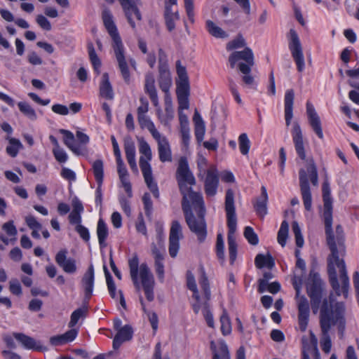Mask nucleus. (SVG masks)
I'll use <instances>...</instances> for the list:
<instances>
[{
	"label": "nucleus",
	"mask_w": 359,
	"mask_h": 359,
	"mask_svg": "<svg viewBox=\"0 0 359 359\" xmlns=\"http://www.w3.org/2000/svg\"><path fill=\"white\" fill-rule=\"evenodd\" d=\"M108 233L107 224L102 219H100L97 226V234L99 244L102 248L107 246L106 239L108 236Z\"/></svg>",
	"instance_id": "nucleus-36"
},
{
	"label": "nucleus",
	"mask_w": 359,
	"mask_h": 359,
	"mask_svg": "<svg viewBox=\"0 0 359 359\" xmlns=\"http://www.w3.org/2000/svg\"><path fill=\"white\" fill-rule=\"evenodd\" d=\"M180 16L177 11L173 12L170 6H165V20L168 31L171 32L175 29V22L178 20Z\"/></svg>",
	"instance_id": "nucleus-35"
},
{
	"label": "nucleus",
	"mask_w": 359,
	"mask_h": 359,
	"mask_svg": "<svg viewBox=\"0 0 359 359\" xmlns=\"http://www.w3.org/2000/svg\"><path fill=\"white\" fill-rule=\"evenodd\" d=\"M255 263L258 269L267 267L271 269L275 266V261L269 253H267L266 255L258 254L255 257Z\"/></svg>",
	"instance_id": "nucleus-33"
},
{
	"label": "nucleus",
	"mask_w": 359,
	"mask_h": 359,
	"mask_svg": "<svg viewBox=\"0 0 359 359\" xmlns=\"http://www.w3.org/2000/svg\"><path fill=\"white\" fill-rule=\"evenodd\" d=\"M165 110L167 114V119L161 118L158 115V118L161 123H165L166 121L170 120L173 117V109H172V97L169 92L165 93Z\"/></svg>",
	"instance_id": "nucleus-41"
},
{
	"label": "nucleus",
	"mask_w": 359,
	"mask_h": 359,
	"mask_svg": "<svg viewBox=\"0 0 359 359\" xmlns=\"http://www.w3.org/2000/svg\"><path fill=\"white\" fill-rule=\"evenodd\" d=\"M299 187L305 209L311 211L312 209V196L309 183V177L314 187L318 184V176L316 166L313 160L309 161L306 170L302 168L299 170Z\"/></svg>",
	"instance_id": "nucleus-9"
},
{
	"label": "nucleus",
	"mask_w": 359,
	"mask_h": 359,
	"mask_svg": "<svg viewBox=\"0 0 359 359\" xmlns=\"http://www.w3.org/2000/svg\"><path fill=\"white\" fill-rule=\"evenodd\" d=\"M267 201L268 194L266 189L265 187L262 186L261 188V195L257 198L256 203L254 205L255 211L261 217H264L267 214Z\"/></svg>",
	"instance_id": "nucleus-30"
},
{
	"label": "nucleus",
	"mask_w": 359,
	"mask_h": 359,
	"mask_svg": "<svg viewBox=\"0 0 359 359\" xmlns=\"http://www.w3.org/2000/svg\"><path fill=\"white\" fill-rule=\"evenodd\" d=\"M13 336L20 344L26 349H32L38 351H46L47 348L40 341L23 333L13 332Z\"/></svg>",
	"instance_id": "nucleus-21"
},
{
	"label": "nucleus",
	"mask_w": 359,
	"mask_h": 359,
	"mask_svg": "<svg viewBox=\"0 0 359 359\" xmlns=\"http://www.w3.org/2000/svg\"><path fill=\"white\" fill-rule=\"evenodd\" d=\"M176 179L182 195V203L191 201V203L202 204L203 196L201 193L194 191L191 186L196 184V179L191 172L185 157L180 159L176 172Z\"/></svg>",
	"instance_id": "nucleus-5"
},
{
	"label": "nucleus",
	"mask_w": 359,
	"mask_h": 359,
	"mask_svg": "<svg viewBox=\"0 0 359 359\" xmlns=\"http://www.w3.org/2000/svg\"><path fill=\"white\" fill-rule=\"evenodd\" d=\"M132 327L128 325L123 326L121 329H119V330H118L114 338L113 348L114 349H118L121 346L123 342L130 340L132 339Z\"/></svg>",
	"instance_id": "nucleus-26"
},
{
	"label": "nucleus",
	"mask_w": 359,
	"mask_h": 359,
	"mask_svg": "<svg viewBox=\"0 0 359 359\" xmlns=\"http://www.w3.org/2000/svg\"><path fill=\"white\" fill-rule=\"evenodd\" d=\"M139 151L141 154L144 155V156H140L139 163L144 182L154 196L158 198V188L154 180L151 167L149 163L152 158L151 150L149 144L143 138L139 140Z\"/></svg>",
	"instance_id": "nucleus-10"
},
{
	"label": "nucleus",
	"mask_w": 359,
	"mask_h": 359,
	"mask_svg": "<svg viewBox=\"0 0 359 359\" xmlns=\"http://www.w3.org/2000/svg\"><path fill=\"white\" fill-rule=\"evenodd\" d=\"M124 150L128 162L136 161L135 146L130 137H126L124 139Z\"/></svg>",
	"instance_id": "nucleus-39"
},
{
	"label": "nucleus",
	"mask_w": 359,
	"mask_h": 359,
	"mask_svg": "<svg viewBox=\"0 0 359 359\" xmlns=\"http://www.w3.org/2000/svg\"><path fill=\"white\" fill-rule=\"evenodd\" d=\"M158 82L160 88L164 93L169 92L172 84V79L169 67H158Z\"/></svg>",
	"instance_id": "nucleus-29"
},
{
	"label": "nucleus",
	"mask_w": 359,
	"mask_h": 359,
	"mask_svg": "<svg viewBox=\"0 0 359 359\" xmlns=\"http://www.w3.org/2000/svg\"><path fill=\"white\" fill-rule=\"evenodd\" d=\"M95 273L91 264L82 277L81 284L84 291L85 299L89 300L92 296L94 287Z\"/></svg>",
	"instance_id": "nucleus-24"
},
{
	"label": "nucleus",
	"mask_w": 359,
	"mask_h": 359,
	"mask_svg": "<svg viewBox=\"0 0 359 359\" xmlns=\"http://www.w3.org/2000/svg\"><path fill=\"white\" fill-rule=\"evenodd\" d=\"M199 284H200L201 289L203 291V293H204V295H205V297L206 299V301L204 303H203V304H202L203 316L207 322L208 325L210 327H214L213 316H212V312L210 311V310L209 309V304L208 303V302L210 299L211 292H210V290L209 282H208V278L204 271L202 272L201 278L199 280Z\"/></svg>",
	"instance_id": "nucleus-14"
},
{
	"label": "nucleus",
	"mask_w": 359,
	"mask_h": 359,
	"mask_svg": "<svg viewBox=\"0 0 359 359\" xmlns=\"http://www.w3.org/2000/svg\"><path fill=\"white\" fill-rule=\"evenodd\" d=\"M187 281L188 288L193 292V297L196 299V302L192 306L193 310L195 313H198L201 309V305L200 303V296L197 289L195 278L193 273L188 271L187 273Z\"/></svg>",
	"instance_id": "nucleus-28"
},
{
	"label": "nucleus",
	"mask_w": 359,
	"mask_h": 359,
	"mask_svg": "<svg viewBox=\"0 0 359 359\" xmlns=\"http://www.w3.org/2000/svg\"><path fill=\"white\" fill-rule=\"evenodd\" d=\"M306 114L309 123L314 133L320 139H323L324 135L320 116L317 114L313 105L309 102H306Z\"/></svg>",
	"instance_id": "nucleus-18"
},
{
	"label": "nucleus",
	"mask_w": 359,
	"mask_h": 359,
	"mask_svg": "<svg viewBox=\"0 0 359 359\" xmlns=\"http://www.w3.org/2000/svg\"><path fill=\"white\" fill-rule=\"evenodd\" d=\"M193 121L194 123V133L196 139L198 141V142L201 143L204 138L205 133V125L202 117L201 116L200 114L197 110H196L194 112Z\"/></svg>",
	"instance_id": "nucleus-31"
},
{
	"label": "nucleus",
	"mask_w": 359,
	"mask_h": 359,
	"mask_svg": "<svg viewBox=\"0 0 359 359\" xmlns=\"http://www.w3.org/2000/svg\"><path fill=\"white\" fill-rule=\"evenodd\" d=\"M183 237L182 226L175 220L172 222L169 236V254L175 257L180 248V240Z\"/></svg>",
	"instance_id": "nucleus-15"
},
{
	"label": "nucleus",
	"mask_w": 359,
	"mask_h": 359,
	"mask_svg": "<svg viewBox=\"0 0 359 359\" xmlns=\"http://www.w3.org/2000/svg\"><path fill=\"white\" fill-rule=\"evenodd\" d=\"M307 294L310 298L311 306L314 314L319 312V316L324 305L327 304V307L332 312L336 311L337 305L341 304L344 308V313H346V306L342 302H336L333 293H330L329 297H325V287L320 275L311 271L306 285Z\"/></svg>",
	"instance_id": "nucleus-3"
},
{
	"label": "nucleus",
	"mask_w": 359,
	"mask_h": 359,
	"mask_svg": "<svg viewBox=\"0 0 359 359\" xmlns=\"http://www.w3.org/2000/svg\"><path fill=\"white\" fill-rule=\"evenodd\" d=\"M100 95L107 100L114 99L113 88L109 82V74L107 73H104L102 76L100 85Z\"/></svg>",
	"instance_id": "nucleus-32"
},
{
	"label": "nucleus",
	"mask_w": 359,
	"mask_h": 359,
	"mask_svg": "<svg viewBox=\"0 0 359 359\" xmlns=\"http://www.w3.org/2000/svg\"><path fill=\"white\" fill-rule=\"evenodd\" d=\"M221 331L224 335L229 334L231 332V321L226 310L220 317Z\"/></svg>",
	"instance_id": "nucleus-49"
},
{
	"label": "nucleus",
	"mask_w": 359,
	"mask_h": 359,
	"mask_svg": "<svg viewBox=\"0 0 359 359\" xmlns=\"http://www.w3.org/2000/svg\"><path fill=\"white\" fill-rule=\"evenodd\" d=\"M87 313V308L83 307V308H79L76 309L71 315L70 321L69 323V327L72 328L74 327L76 323H78L79 320L84 317Z\"/></svg>",
	"instance_id": "nucleus-50"
},
{
	"label": "nucleus",
	"mask_w": 359,
	"mask_h": 359,
	"mask_svg": "<svg viewBox=\"0 0 359 359\" xmlns=\"http://www.w3.org/2000/svg\"><path fill=\"white\" fill-rule=\"evenodd\" d=\"M67 250H60L55 255L56 263L67 273H74L76 271V261L73 258L67 257Z\"/></svg>",
	"instance_id": "nucleus-20"
},
{
	"label": "nucleus",
	"mask_w": 359,
	"mask_h": 359,
	"mask_svg": "<svg viewBox=\"0 0 359 359\" xmlns=\"http://www.w3.org/2000/svg\"><path fill=\"white\" fill-rule=\"evenodd\" d=\"M294 287L296 290V297L297 299L299 329L304 332L306 330L309 320V305L307 299L304 296L299 297L300 287L297 283H294Z\"/></svg>",
	"instance_id": "nucleus-13"
},
{
	"label": "nucleus",
	"mask_w": 359,
	"mask_h": 359,
	"mask_svg": "<svg viewBox=\"0 0 359 359\" xmlns=\"http://www.w3.org/2000/svg\"><path fill=\"white\" fill-rule=\"evenodd\" d=\"M36 23L43 29L50 31L51 29V25L49 20L43 15H38L36 18Z\"/></svg>",
	"instance_id": "nucleus-59"
},
{
	"label": "nucleus",
	"mask_w": 359,
	"mask_h": 359,
	"mask_svg": "<svg viewBox=\"0 0 359 359\" xmlns=\"http://www.w3.org/2000/svg\"><path fill=\"white\" fill-rule=\"evenodd\" d=\"M346 313L341 304L337 305L336 311H332L325 304L319 316V325L321 332L320 346L325 353H329L332 348L330 332L333 327H337L340 338H343L346 330Z\"/></svg>",
	"instance_id": "nucleus-2"
},
{
	"label": "nucleus",
	"mask_w": 359,
	"mask_h": 359,
	"mask_svg": "<svg viewBox=\"0 0 359 359\" xmlns=\"http://www.w3.org/2000/svg\"><path fill=\"white\" fill-rule=\"evenodd\" d=\"M93 174L97 184H102L104 177V165L102 160H96L93 163Z\"/></svg>",
	"instance_id": "nucleus-43"
},
{
	"label": "nucleus",
	"mask_w": 359,
	"mask_h": 359,
	"mask_svg": "<svg viewBox=\"0 0 359 359\" xmlns=\"http://www.w3.org/2000/svg\"><path fill=\"white\" fill-rule=\"evenodd\" d=\"M292 135L297 154L301 159L304 160L306 158V154L303 142V135L301 127L297 122H294L293 123Z\"/></svg>",
	"instance_id": "nucleus-22"
},
{
	"label": "nucleus",
	"mask_w": 359,
	"mask_h": 359,
	"mask_svg": "<svg viewBox=\"0 0 359 359\" xmlns=\"http://www.w3.org/2000/svg\"><path fill=\"white\" fill-rule=\"evenodd\" d=\"M144 91L148 95L157 93L155 87L154 76L151 73H147L145 76Z\"/></svg>",
	"instance_id": "nucleus-48"
},
{
	"label": "nucleus",
	"mask_w": 359,
	"mask_h": 359,
	"mask_svg": "<svg viewBox=\"0 0 359 359\" xmlns=\"http://www.w3.org/2000/svg\"><path fill=\"white\" fill-rule=\"evenodd\" d=\"M52 111L57 114L60 115H67L69 114V109L67 106L60 104H55L52 106Z\"/></svg>",
	"instance_id": "nucleus-64"
},
{
	"label": "nucleus",
	"mask_w": 359,
	"mask_h": 359,
	"mask_svg": "<svg viewBox=\"0 0 359 359\" xmlns=\"http://www.w3.org/2000/svg\"><path fill=\"white\" fill-rule=\"evenodd\" d=\"M210 350L212 353V359H231L228 346L224 341L219 342L217 347L214 341L210 342Z\"/></svg>",
	"instance_id": "nucleus-27"
},
{
	"label": "nucleus",
	"mask_w": 359,
	"mask_h": 359,
	"mask_svg": "<svg viewBox=\"0 0 359 359\" xmlns=\"http://www.w3.org/2000/svg\"><path fill=\"white\" fill-rule=\"evenodd\" d=\"M290 41L289 43V48L291 51L292 56L297 65V70L299 72L304 71L305 67V61L303 54L302 47L299 39L298 34L294 29L290 30Z\"/></svg>",
	"instance_id": "nucleus-12"
},
{
	"label": "nucleus",
	"mask_w": 359,
	"mask_h": 359,
	"mask_svg": "<svg viewBox=\"0 0 359 359\" xmlns=\"http://www.w3.org/2000/svg\"><path fill=\"white\" fill-rule=\"evenodd\" d=\"M244 236L251 245H256L259 243L258 236L251 226L245 228Z\"/></svg>",
	"instance_id": "nucleus-52"
},
{
	"label": "nucleus",
	"mask_w": 359,
	"mask_h": 359,
	"mask_svg": "<svg viewBox=\"0 0 359 359\" xmlns=\"http://www.w3.org/2000/svg\"><path fill=\"white\" fill-rule=\"evenodd\" d=\"M76 231L79 234L80 237L85 241L88 242L90 239V234L88 229L83 226L81 224H79L75 227Z\"/></svg>",
	"instance_id": "nucleus-62"
},
{
	"label": "nucleus",
	"mask_w": 359,
	"mask_h": 359,
	"mask_svg": "<svg viewBox=\"0 0 359 359\" xmlns=\"http://www.w3.org/2000/svg\"><path fill=\"white\" fill-rule=\"evenodd\" d=\"M182 208L190 231L197 236L199 242H203L207 236L204 201L201 205L191 203V201L182 203Z\"/></svg>",
	"instance_id": "nucleus-7"
},
{
	"label": "nucleus",
	"mask_w": 359,
	"mask_h": 359,
	"mask_svg": "<svg viewBox=\"0 0 359 359\" xmlns=\"http://www.w3.org/2000/svg\"><path fill=\"white\" fill-rule=\"evenodd\" d=\"M142 201L144 206L145 213L147 215H149L152 210V201L149 194L145 193L142 197Z\"/></svg>",
	"instance_id": "nucleus-63"
},
{
	"label": "nucleus",
	"mask_w": 359,
	"mask_h": 359,
	"mask_svg": "<svg viewBox=\"0 0 359 359\" xmlns=\"http://www.w3.org/2000/svg\"><path fill=\"white\" fill-rule=\"evenodd\" d=\"M20 111L28 118L35 121L37 116L35 110L26 102H20L18 104Z\"/></svg>",
	"instance_id": "nucleus-42"
},
{
	"label": "nucleus",
	"mask_w": 359,
	"mask_h": 359,
	"mask_svg": "<svg viewBox=\"0 0 359 359\" xmlns=\"http://www.w3.org/2000/svg\"><path fill=\"white\" fill-rule=\"evenodd\" d=\"M176 70L178 76L177 83H189L186 67L182 66L180 60L176 62Z\"/></svg>",
	"instance_id": "nucleus-47"
},
{
	"label": "nucleus",
	"mask_w": 359,
	"mask_h": 359,
	"mask_svg": "<svg viewBox=\"0 0 359 359\" xmlns=\"http://www.w3.org/2000/svg\"><path fill=\"white\" fill-rule=\"evenodd\" d=\"M206 29L208 33L213 37L218 39H226L229 34L221 27L217 26L213 21L208 20L205 22Z\"/></svg>",
	"instance_id": "nucleus-34"
},
{
	"label": "nucleus",
	"mask_w": 359,
	"mask_h": 359,
	"mask_svg": "<svg viewBox=\"0 0 359 359\" xmlns=\"http://www.w3.org/2000/svg\"><path fill=\"white\" fill-rule=\"evenodd\" d=\"M88 55L89 58L90 60V62L94 67L95 71L97 72V74L100 73V67H101V61L99 59L98 56L95 53V50L94 48V46L92 43H88Z\"/></svg>",
	"instance_id": "nucleus-45"
},
{
	"label": "nucleus",
	"mask_w": 359,
	"mask_h": 359,
	"mask_svg": "<svg viewBox=\"0 0 359 359\" xmlns=\"http://www.w3.org/2000/svg\"><path fill=\"white\" fill-rule=\"evenodd\" d=\"M60 133L64 135L65 144L76 155L84 156L87 154V148L81 145H76L74 143V136L73 133L65 129H60Z\"/></svg>",
	"instance_id": "nucleus-23"
},
{
	"label": "nucleus",
	"mask_w": 359,
	"mask_h": 359,
	"mask_svg": "<svg viewBox=\"0 0 359 359\" xmlns=\"http://www.w3.org/2000/svg\"><path fill=\"white\" fill-rule=\"evenodd\" d=\"M9 284V289L11 293L18 296L22 294V287L18 280L12 279L10 280Z\"/></svg>",
	"instance_id": "nucleus-61"
},
{
	"label": "nucleus",
	"mask_w": 359,
	"mask_h": 359,
	"mask_svg": "<svg viewBox=\"0 0 359 359\" xmlns=\"http://www.w3.org/2000/svg\"><path fill=\"white\" fill-rule=\"evenodd\" d=\"M2 229L9 236L15 237L18 233L17 229L12 220L4 223L2 226Z\"/></svg>",
	"instance_id": "nucleus-56"
},
{
	"label": "nucleus",
	"mask_w": 359,
	"mask_h": 359,
	"mask_svg": "<svg viewBox=\"0 0 359 359\" xmlns=\"http://www.w3.org/2000/svg\"><path fill=\"white\" fill-rule=\"evenodd\" d=\"M131 280L137 290L142 287L145 297L149 302L154 299L155 280L147 264L142 263L139 266V259L137 255L128 260Z\"/></svg>",
	"instance_id": "nucleus-4"
},
{
	"label": "nucleus",
	"mask_w": 359,
	"mask_h": 359,
	"mask_svg": "<svg viewBox=\"0 0 359 359\" xmlns=\"http://www.w3.org/2000/svg\"><path fill=\"white\" fill-rule=\"evenodd\" d=\"M217 255L219 259L224 260V243L223 236L219 233L217 236L216 243Z\"/></svg>",
	"instance_id": "nucleus-55"
},
{
	"label": "nucleus",
	"mask_w": 359,
	"mask_h": 359,
	"mask_svg": "<svg viewBox=\"0 0 359 359\" xmlns=\"http://www.w3.org/2000/svg\"><path fill=\"white\" fill-rule=\"evenodd\" d=\"M289 224L286 221H283L280 225V228L278 232V242L284 247L286 244V241L288 236Z\"/></svg>",
	"instance_id": "nucleus-46"
},
{
	"label": "nucleus",
	"mask_w": 359,
	"mask_h": 359,
	"mask_svg": "<svg viewBox=\"0 0 359 359\" xmlns=\"http://www.w3.org/2000/svg\"><path fill=\"white\" fill-rule=\"evenodd\" d=\"M189 83H177V97H189Z\"/></svg>",
	"instance_id": "nucleus-57"
},
{
	"label": "nucleus",
	"mask_w": 359,
	"mask_h": 359,
	"mask_svg": "<svg viewBox=\"0 0 359 359\" xmlns=\"http://www.w3.org/2000/svg\"><path fill=\"white\" fill-rule=\"evenodd\" d=\"M157 142L159 159L161 162H170L172 161V152L169 142L166 137L160 133L153 137Z\"/></svg>",
	"instance_id": "nucleus-19"
},
{
	"label": "nucleus",
	"mask_w": 359,
	"mask_h": 359,
	"mask_svg": "<svg viewBox=\"0 0 359 359\" xmlns=\"http://www.w3.org/2000/svg\"><path fill=\"white\" fill-rule=\"evenodd\" d=\"M294 100V90L292 89L287 90L284 97V107L285 124L287 127L291 124V121L293 118Z\"/></svg>",
	"instance_id": "nucleus-25"
},
{
	"label": "nucleus",
	"mask_w": 359,
	"mask_h": 359,
	"mask_svg": "<svg viewBox=\"0 0 359 359\" xmlns=\"http://www.w3.org/2000/svg\"><path fill=\"white\" fill-rule=\"evenodd\" d=\"M53 154L55 159L59 163H65L68 159L67 153L61 147L58 149H53Z\"/></svg>",
	"instance_id": "nucleus-58"
},
{
	"label": "nucleus",
	"mask_w": 359,
	"mask_h": 359,
	"mask_svg": "<svg viewBox=\"0 0 359 359\" xmlns=\"http://www.w3.org/2000/svg\"><path fill=\"white\" fill-rule=\"evenodd\" d=\"M323 199V217L325 223V234L331 255L327 259V273L330 285L336 296L348 297L349 278L345 262L339 258L345 252L344 234L341 225H337L335 234L332 231V198L330 184L325 180L322 187Z\"/></svg>",
	"instance_id": "nucleus-1"
},
{
	"label": "nucleus",
	"mask_w": 359,
	"mask_h": 359,
	"mask_svg": "<svg viewBox=\"0 0 359 359\" xmlns=\"http://www.w3.org/2000/svg\"><path fill=\"white\" fill-rule=\"evenodd\" d=\"M219 186V176L215 168L207 170V175L204 181V190L207 197H212L216 195Z\"/></svg>",
	"instance_id": "nucleus-17"
},
{
	"label": "nucleus",
	"mask_w": 359,
	"mask_h": 359,
	"mask_svg": "<svg viewBox=\"0 0 359 359\" xmlns=\"http://www.w3.org/2000/svg\"><path fill=\"white\" fill-rule=\"evenodd\" d=\"M123 9L126 17L127 18L128 23L133 29L135 28V23L134 18L137 20H141V13L137 7L136 4L131 0H118ZM114 1L111 2L113 3Z\"/></svg>",
	"instance_id": "nucleus-16"
},
{
	"label": "nucleus",
	"mask_w": 359,
	"mask_h": 359,
	"mask_svg": "<svg viewBox=\"0 0 359 359\" xmlns=\"http://www.w3.org/2000/svg\"><path fill=\"white\" fill-rule=\"evenodd\" d=\"M239 149L243 155H247L250 147V142L246 133H242L238 137Z\"/></svg>",
	"instance_id": "nucleus-51"
},
{
	"label": "nucleus",
	"mask_w": 359,
	"mask_h": 359,
	"mask_svg": "<svg viewBox=\"0 0 359 359\" xmlns=\"http://www.w3.org/2000/svg\"><path fill=\"white\" fill-rule=\"evenodd\" d=\"M104 25L112 39V48L118 62L121 76L126 83L130 81V72L124 54V47L117 28L113 21L112 15L109 10L102 12Z\"/></svg>",
	"instance_id": "nucleus-6"
},
{
	"label": "nucleus",
	"mask_w": 359,
	"mask_h": 359,
	"mask_svg": "<svg viewBox=\"0 0 359 359\" xmlns=\"http://www.w3.org/2000/svg\"><path fill=\"white\" fill-rule=\"evenodd\" d=\"M61 335L65 344H67L73 341L76 339L78 335V330L72 328Z\"/></svg>",
	"instance_id": "nucleus-60"
},
{
	"label": "nucleus",
	"mask_w": 359,
	"mask_h": 359,
	"mask_svg": "<svg viewBox=\"0 0 359 359\" xmlns=\"http://www.w3.org/2000/svg\"><path fill=\"white\" fill-rule=\"evenodd\" d=\"M292 231L295 236L296 245L299 248H302L304 245V238L301 233L300 227L297 222H293L292 225Z\"/></svg>",
	"instance_id": "nucleus-53"
},
{
	"label": "nucleus",
	"mask_w": 359,
	"mask_h": 359,
	"mask_svg": "<svg viewBox=\"0 0 359 359\" xmlns=\"http://www.w3.org/2000/svg\"><path fill=\"white\" fill-rule=\"evenodd\" d=\"M247 47L246 41L242 34H239L233 40L226 43V50H232L241 48Z\"/></svg>",
	"instance_id": "nucleus-44"
},
{
	"label": "nucleus",
	"mask_w": 359,
	"mask_h": 359,
	"mask_svg": "<svg viewBox=\"0 0 359 359\" xmlns=\"http://www.w3.org/2000/svg\"><path fill=\"white\" fill-rule=\"evenodd\" d=\"M9 145L6 147V153L11 157H15L19 151L23 148V145L20 141L14 137H7Z\"/></svg>",
	"instance_id": "nucleus-37"
},
{
	"label": "nucleus",
	"mask_w": 359,
	"mask_h": 359,
	"mask_svg": "<svg viewBox=\"0 0 359 359\" xmlns=\"http://www.w3.org/2000/svg\"><path fill=\"white\" fill-rule=\"evenodd\" d=\"M140 105L137 109V117L146 116L149 111V102L144 97H140Z\"/></svg>",
	"instance_id": "nucleus-54"
},
{
	"label": "nucleus",
	"mask_w": 359,
	"mask_h": 359,
	"mask_svg": "<svg viewBox=\"0 0 359 359\" xmlns=\"http://www.w3.org/2000/svg\"><path fill=\"white\" fill-rule=\"evenodd\" d=\"M240 60L245 62L238 65L241 72L250 73L251 67L255 65L254 54L250 48L245 47L243 50L234 51L229 55V62L231 68H234L236 63Z\"/></svg>",
	"instance_id": "nucleus-11"
},
{
	"label": "nucleus",
	"mask_w": 359,
	"mask_h": 359,
	"mask_svg": "<svg viewBox=\"0 0 359 359\" xmlns=\"http://www.w3.org/2000/svg\"><path fill=\"white\" fill-rule=\"evenodd\" d=\"M225 212L226 215V222L229 229L228 231V248L229 260L233 264L236 259L237 244L234 233L236 231L237 218L236 215V207L234 204V193L232 189H229L225 195Z\"/></svg>",
	"instance_id": "nucleus-8"
},
{
	"label": "nucleus",
	"mask_w": 359,
	"mask_h": 359,
	"mask_svg": "<svg viewBox=\"0 0 359 359\" xmlns=\"http://www.w3.org/2000/svg\"><path fill=\"white\" fill-rule=\"evenodd\" d=\"M140 303L142 306L143 312L147 316L148 320L150 322L152 329L156 331L158 329V318L155 312H151L146 309L144 299L142 296L139 298Z\"/></svg>",
	"instance_id": "nucleus-40"
},
{
	"label": "nucleus",
	"mask_w": 359,
	"mask_h": 359,
	"mask_svg": "<svg viewBox=\"0 0 359 359\" xmlns=\"http://www.w3.org/2000/svg\"><path fill=\"white\" fill-rule=\"evenodd\" d=\"M137 121L141 128L147 129L151 134L152 137L159 133L156 128L154 123L147 115L137 117Z\"/></svg>",
	"instance_id": "nucleus-38"
}]
</instances>
